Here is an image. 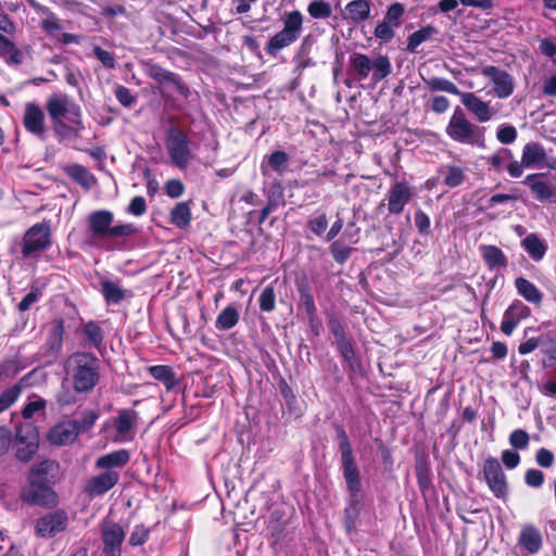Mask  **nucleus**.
<instances>
[{
    "label": "nucleus",
    "mask_w": 556,
    "mask_h": 556,
    "mask_svg": "<svg viewBox=\"0 0 556 556\" xmlns=\"http://www.w3.org/2000/svg\"><path fill=\"white\" fill-rule=\"evenodd\" d=\"M415 473L419 491L426 495L432 488L431 465L426 454L416 456Z\"/></svg>",
    "instance_id": "c85d7f7f"
},
{
    "label": "nucleus",
    "mask_w": 556,
    "mask_h": 556,
    "mask_svg": "<svg viewBox=\"0 0 556 556\" xmlns=\"http://www.w3.org/2000/svg\"><path fill=\"white\" fill-rule=\"evenodd\" d=\"M482 476L494 497L505 502L509 495V483L496 457L489 456L485 458L482 466Z\"/></svg>",
    "instance_id": "9b49d317"
},
{
    "label": "nucleus",
    "mask_w": 556,
    "mask_h": 556,
    "mask_svg": "<svg viewBox=\"0 0 556 556\" xmlns=\"http://www.w3.org/2000/svg\"><path fill=\"white\" fill-rule=\"evenodd\" d=\"M58 468L55 460L46 459L34 465L27 477V486L22 489L21 498L28 505L54 507L59 497L51 486L49 473Z\"/></svg>",
    "instance_id": "f03ea898"
},
{
    "label": "nucleus",
    "mask_w": 556,
    "mask_h": 556,
    "mask_svg": "<svg viewBox=\"0 0 556 556\" xmlns=\"http://www.w3.org/2000/svg\"><path fill=\"white\" fill-rule=\"evenodd\" d=\"M463 105L476 117L480 123L492 119L495 111L490 108V103L483 101L475 92H464L460 96Z\"/></svg>",
    "instance_id": "393cba45"
},
{
    "label": "nucleus",
    "mask_w": 556,
    "mask_h": 556,
    "mask_svg": "<svg viewBox=\"0 0 556 556\" xmlns=\"http://www.w3.org/2000/svg\"><path fill=\"white\" fill-rule=\"evenodd\" d=\"M375 443L378 447L380 458H381L384 469L391 470L393 467V463H394L392 450L387 444H384V442L379 438L375 439Z\"/></svg>",
    "instance_id": "052dcab7"
},
{
    "label": "nucleus",
    "mask_w": 556,
    "mask_h": 556,
    "mask_svg": "<svg viewBox=\"0 0 556 556\" xmlns=\"http://www.w3.org/2000/svg\"><path fill=\"white\" fill-rule=\"evenodd\" d=\"M546 161V151L539 142H528L522 148L521 161H513L507 164L506 170L513 178H519L525 168L543 167Z\"/></svg>",
    "instance_id": "f8f14e48"
},
{
    "label": "nucleus",
    "mask_w": 556,
    "mask_h": 556,
    "mask_svg": "<svg viewBox=\"0 0 556 556\" xmlns=\"http://www.w3.org/2000/svg\"><path fill=\"white\" fill-rule=\"evenodd\" d=\"M149 534L150 530L143 523L137 525L129 536V545H143L149 540Z\"/></svg>",
    "instance_id": "bf43d9fd"
},
{
    "label": "nucleus",
    "mask_w": 556,
    "mask_h": 556,
    "mask_svg": "<svg viewBox=\"0 0 556 556\" xmlns=\"http://www.w3.org/2000/svg\"><path fill=\"white\" fill-rule=\"evenodd\" d=\"M52 130L55 135V137L62 141V140H73L77 139L81 135V130L84 129V123H83V113L80 114V124H72V123H65L64 119H60L56 122L51 123Z\"/></svg>",
    "instance_id": "2f4dec72"
},
{
    "label": "nucleus",
    "mask_w": 556,
    "mask_h": 556,
    "mask_svg": "<svg viewBox=\"0 0 556 556\" xmlns=\"http://www.w3.org/2000/svg\"><path fill=\"white\" fill-rule=\"evenodd\" d=\"M83 333L90 345L99 349L103 343L104 333L98 323L90 320L85 324Z\"/></svg>",
    "instance_id": "8fccbe9b"
},
{
    "label": "nucleus",
    "mask_w": 556,
    "mask_h": 556,
    "mask_svg": "<svg viewBox=\"0 0 556 556\" xmlns=\"http://www.w3.org/2000/svg\"><path fill=\"white\" fill-rule=\"evenodd\" d=\"M290 156L282 150H276L267 156V166L277 174H283L288 169Z\"/></svg>",
    "instance_id": "3c124183"
},
{
    "label": "nucleus",
    "mask_w": 556,
    "mask_h": 556,
    "mask_svg": "<svg viewBox=\"0 0 556 556\" xmlns=\"http://www.w3.org/2000/svg\"><path fill=\"white\" fill-rule=\"evenodd\" d=\"M517 292L528 302L539 305L542 302L543 293L530 280L518 277L515 280Z\"/></svg>",
    "instance_id": "4c0bfd02"
},
{
    "label": "nucleus",
    "mask_w": 556,
    "mask_h": 556,
    "mask_svg": "<svg viewBox=\"0 0 556 556\" xmlns=\"http://www.w3.org/2000/svg\"><path fill=\"white\" fill-rule=\"evenodd\" d=\"M509 444L516 450H525L529 445V433L523 429H516L509 434Z\"/></svg>",
    "instance_id": "13d9d810"
},
{
    "label": "nucleus",
    "mask_w": 556,
    "mask_h": 556,
    "mask_svg": "<svg viewBox=\"0 0 556 556\" xmlns=\"http://www.w3.org/2000/svg\"><path fill=\"white\" fill-rule=\"evenodd\" d=\"M328 327H329L331 334L334 338L336 343L348 339L346 333H345V327L339 318H337V317L329 318Z\"/></svg>",
    "instance_id": "338daca9"
},
{
    "label": "nucleus",
    "mask_w": 556,
    "mask_h": 556,
    "mask_svg": "<svg viewBox=\"0 0 556 556\" xmlns=\"http://www.w3.org/2000/svg\"><path fill=\"white\" fill-rule=\"evenodd\" d=\"M100 291L108 304H121L126 299V290L118 282L103 280L100 282Z\"/></svg>",
    "instance_id": "ea45409f"
},
{
    "label": "nucleus",
    "mask_w": 556,
    "mask_h": 556,
    "mask_svg": "<svg viewBox=\"0 0 556 556\" xmlns=\"http://www.w3.org/2000/svg\"><path fill=\"white\" fill-rule=\"evenodd\" d=\"M549 173H534L529 174L523 179V184L529 187L534 198L540 202H554L556 203V192L551 184L546 182L544 178L548 177Z\"/></svg>",
    "instance_id": "412c9836"
},
{
    "label": "nucleus",
    "mask_w": 556,
    "mask_h": 556,
    "mask_svg": "<svg viewBox=\"0 0 556 556\" xmlns=\"http://www.w3.org/2000/svg\"><path fill=\"white\" fill-rule=\"evenodd\" d=\"M0 58H3L8 64L20 65L24 61L23 52L7 36L0 33Z\"/></svg>",
    "instance_id": "e433bc0d"
},
{
    "label": "nucleus",
    "mask_w": 556,
    "mask_h": 556,
    "mask_svg": "<svg viewBox=\"0 0 556 556\" xmlns=\"http://www.w3.org/2000/svg\"><path fill=\"white\" fill-rule=\"evenodd\" d=\"M276 282L277 279L264 287L258 296V306L264 313H271L276 308Z\"/></svg>",
    "instance_id": "49530a36"
},
{
    "label": "nucleus",
    "mask_w": 556,
    "mask_h": 556,
    "mask_svg": "<svg viewBox=\"0 0 556 556\" xmlns=\"http://www.w3.org/2000/svg\"><path fill=\"white\" fill-rule=\"evenodd\" d=\"M65 173L75 182L86 188L89 187L90 180L93 179V175H91L89 170L80 164H73L67 166L65 168Z\"/></svg>",
    "instance_id": "09e8293b"
},
{
    "label": "nucleus",
    "mask_w": 556,
    "mask_h": 556,
    "mask_svg": "<svg viewBox=\"0 0 556 556\" xmlns=\"http://www.w3.org/2000/svg\"><path fill=\"white\" fill-rule=\"evenodd\" d=\"M340 453L342 476L350 495L346 506L343 509V527L346 533L356 532V522L364 507L359 494L362 492L361 469L352 447L351 440L341 425H334Z\"/></svg>",
    "instance_id": "f257e3e1"
},
{
    "label": "nucleus",
    "mask_w": 556,
    "mask_h": 556,
    "mask_svg": "<svg viewBox=\"0 0 556 556\" xmlns=\"http://www.w3.org/2000/svg\"><path fill=\"white\" fill-rule=\"evenodd\" d=\"M288 523L289 520L282 508L276 507L271 509L267 521V530L271 544L277 545L283 541Z\"/></svg>",
    "instance_id": "bb28decb"
},
{
    "label": "nucleus",
    "mask_w": 556,
    "mask_h": 556,
    "mask_svg": "<svg viewBox=\"0 0 556 556\" xmlns=\"http://www.w3.org/2000/svg\"><path fill=\"white\" fill-rule=\"evenodd\" d=\"M144 73L148 77L162 86H173L175 90L182 97L188 98L190 89L177 73L170 72L157 63L148 61L144 63Z\"/></svg>",
    "instance_id": "4468645a"
},
{
    "label": "nucleus",
    "mask_w": 556,
    "mask_h": 556,
    "mask_svg": "<svg viewBox=\"0 0 556 556\" xmlns=\"http://www.w3.org/2000/svg\"><path fill=\"white\" fill-rule=\"evenodd\" d=\"M45 108L51 123L66 118L72 124H80L81 108L64 92L51 93Z\"/></svg>",
    "instance_id": "9d476101"
},
{
    "label": "nucleus",
    "mask_w": 556,
    "mask_h": 556,
    "mask_svg": "<svg viewBox=\"0 0 556 556\" xmlns=\"http://www.w3.org/2000/svg\"><path fill=\"white\" fill-rule=\"evenodd\" d=\"M348 16L354 23L366 21L370 15L369 0H352L345 7Z\"/></svg>",
    "instance_id": "37998d69"
},
{
    "label": "nucleus",
    "mask_w": 556,
    "mask_h": 556,
    "mask_svg": "<svg viewBox=\"0 0 556 556\" xmlns=\"http://www.w3.org/2000/svg\"><path fill=\"white\" fill-rule=\"evenodd\" d=\"M521 247L526 250L529 256L535 261H541L546 251L547 247L535 233H530L521 240Z\"/></svg>",
    "instance_id": "a19ab883"
},
{
    "label": "nucleus",
    "mask_w": 556,
    "mask_h": 556,
    "mask_svg": "<svg viewBox=\"0 0 556 556\" xmlns=\"http://www.w3.org/2000/svg\"><path fill=\"white\" fill-rule=\"evenodd\" d=\"M147 370L155 380L162 382L167 391H172L178 384L176 372L168 365H152Z\"/></svg>",
    "instance_id": "473e14b6"
},
{
    "label": "nucleus",
    "mask_w": 556,
    "mask_h": 556,
    "mask_svg": "<svg viewBox=\"0 0 556 556\" xmlns=\"http://www.w3.org/2000/svg\"><path fill=\"white\" fill-rule=\"evenodd\" d=\"M23 126L29 134L42 139L46 134L45 113L35 102H27L24 109Z\"/></svg>",
    "instance_id": "4be33fe9"
},
{
    "label": "nucleus",
    "mask_w": 556,
    "mask_h": 556,
    "mask_svg": "<svg viewBox=\"0 0 556 556\" xmlns=\"http://www.w3.org/2000/svg\"><path fill=\"white\" fill-rule=\"evenodd\" d=\"M79 435L77 419L62 421L55 425L49 432V440L56 445L73 443Z\"/></svg>",
    "instance_id": "a878e982"
},
{
    "label": "nucleus",
    "mask_w": 556,
    "mask_h": 556,
    "mask_svg": "<svg viewBox=\"0 0 556 556\" xmlns=\"http://www.w3.org/2000/svg\"><path fill=\"white\" fill-rule=\"evenodd\" d=\"M329 250L333 260L341 265L350 258L353 252V248L342 244L339 240L333 241Z\"/></svg>",
    "instance_id": "5fc2aeb1"
},
{
    "label": "nucleus",
    "mask_w": 556,
    "mask_h": 556,
    "mask_svg": "<svg viewBox=\"0 0 556 556\" xmlns=\"http://www.w3.org/2000/svg\"><path fill=\"white\" fill-rule=\"evenodd\" d=\"M192 213L188 202H178L169 213V223L178 229H186L190 226Z\"/></svg>",
    "instance_id": "c9c22d12"
},
{
    "label": "nucleus",
    "mask_w": 556,
    "mask_h": 556,
    "mask_svg": "<svg viewBox=\"0 0 556 556\" xmlns=\"http://www.w3.org/2000/svg\"><path fill=\"white\" fill-rule=\"evenodd\" d=\"M480 74L492 83L495 97L507 99L514 93L515 80L507 71L494 65H486L481 68Z\"/></svg>",
    "instance_id": "f3484780"
},
{
    "label": "nucleus",
    "mask_w": 556,
    "mask_h": 556,
    "mask_svg": "<svg viewBox=\"0 0 556 556\" xmlns=\"http://www.w3.org/2000/svg\"><path fill=\"white\" fill-rule=\"evenodd\" d=\"M73 389L77 393H88L100 380V361L90 352H76L67 359Z\"/></svg>",
    "instance_id": "7ed1b4c3"
},
{
    "label": "nucleus",
    "mask_w": 556,
    "mask_h": 556,
    "mask_svg": "<svg viewBox=\"0 0 556 556\" xmlns=\"http://www.w3.org/2000/svg\"><path fill=\"white\" fill-rule=\"evenodd\" d=\"M68 525V516L65 510L56 509L38 518L35 525V533L39 538H53L65 531Z\"/></svg>",
    "instance_id": "a211bd4d"
},
{
    "label": "nucleus",
    "mask_w": 556,
    "mask_h": 556,
    "mask_svg": "<svg viewBox=\"0 0 556 556\" xmlns=\"http://www.w3.org/2000/svg\"><path fill=\"white\" fill-rule=\"evenodd\" d=\"M484 127L472 124L459 106L455 108L445 128L453 141L477 147H484Z\"/></svg>",
    "instance_id": "39448f33"
},
{
    "label": "nucleus",
    "mask_w": 556,
    "mask_h": 556,
    "mask_svg": "<svg viewBox=\"0 0 556 556\" xmlns=\"http://www.w3.org/2000/svg\"><path fill=\"white\" fill-rule=\"evenodd\" d=\"M267 203L279 207L286 204L285 201V189L279 181H275L270 185L267 192Z\"/></svg>",
    "instance_id": "6e6d98bb"
},
{
    "label": "nucleus",
    "mask_w": 556,
    "mask_h": 556,
    "mask_svg": "<svg viewBox=\"0 0 556 556\" xmlns=\"http://www.w3.org/2000/svg\"><path fill=\"white\" fill-rule=\"evenodd\" d=\"M517 136V129L513 125L503 124L496 130V138L502 144L513 143Z\"/></svg>",
    "instance_id": "4d7b16f0"
},
{
    "label": "nucleus",
    "mask_w": 556,
    "mask_h": 556,
    "mask_svg": "<svg viewBox=\"0 0 556 556\" xmlns=\"http://www.w3.org/2000/svg\"><path fill=\"white\" fill-rule=\"evenodd\" d=\"M414 222L418 232L422 236H428L431 231V220L428 214L418 208L414 214Z\"/></svg>",
    "instance_id": "680f3d73"
},
{
    "label": "nucleus",
    "mask_w": 556,
    "mask_h": 556,
    "mask_svg": "<svg viewBox=\"0 0 556 556\" xmlns=\"http://www.w3.org/2000/svg\"><path fill=\"white\" fill-rule=\"evenodd\" d=\"M414 197L415 189L408 181L396 180L390 186L384 200L380 203V206H383L384 202H387L389 214L400 215Z\"/></svg>",
    "instance_id": "ddd939ff"
},
{
    "label": "nucleus",
    "mask_w": 556,
    "mask_h": 556,
    "mask_svg": "<svg viewBox=\"0 0 556 556\" xmlns=\"http://www.w3.org/2000/svg\"><path fill=\"white\" fill-rule=\"evenodd\" d=\"M545 476L536 468H530L525 472V483L530 488H541L544 484Z\"/></svg>",
    "instance_id": "e2e57ef3"
},
{
    "label": "nucleus",
    "mask_w": 556,
    "mask_h": 556,
    "mask_svg": "<svg viewBox=\"0 0 556 556\" xmlns=\"http://www.w3.org/2000/svg\"><path fill=\"white\" fill-rule=\"evenodd\" d=\"M517 544L527 555L538 554L543 546L542 532L532 523L523 525L520 529Z\"/></svg>",
    "instance_id": "b1692460"
},
{
    "label": "nucleus",
    "mask_w": 556,
    "mask_h": 556,
    "mask_svg": "<svg viewBox=\"0 0 556 556\" xmlns=\"http://www.w3.org/2000/svg\"><path fill=\"white\" fill-rule=\"evenodd\" d=\"M431 91H445L451 94H460L458 87L451 80L442 77L422 78Z\"/></svg>",
    "instance_id": "de8ad7c7"
},
{
    "label": "nucleus",
    "mask_w": 556,
    "mask_h": 556,
    "mask_svg": "<svg viewBox=\"0 0 556 556\" xmlns=\"http://www.w3.org/2000/svg\"><path fill=\"white\" fill-rule=\"evenodd\" d=\"M465 178L466 176L462 167L455 165H447L443 182L445 186L450 188H455L460 186L464 182Z\"/></svg>",
    "instance_id": "603ef678"
},
{
    "label": "nucleus",
    "mask_w": 556,
    "mask_h": 556,
    "mask_svg": "<svg viewBox=\"0 0 556 556\" xmlns=\"http://www.w3.org/2000/svg\"><path fill=\"white\" fill-rule=\"evenodd\" d=\"M92 52L105 68L112 70L115 67L116 62L112 52L104 50L100 46H94Z\"/></svg>",
    "instance_id": "69168bd1"
},
{
    "label": "nucleus",
    "mask_w": 556,
    "mask_h": 556,
    "mask_svg": "<svg viewBox=\"0 0 556 556\" xmlns=\"http://www.w3.org/2000/svg\"><path fill=\"white\" fill-rule=\"evenodd\" d=\"M539 348L545 356L543 367L549 368L556 365V330L552 329L539 336Z\"/></svg>",
    "instance_id": "c756f323"
},
{
    "label": "nucleus",
    "mask_w": 556,
    "mask_h": 556,
    "mask_svg": "<svg viewBox=\"0 0 556 556\" xmlns=\"http://www.w3.org/2000/svg\"><path fill=\"white\" fill-rule=\"evenodd\" d=\"M129 460L130 453L126 448H121L100 456L96 460V468L104 471H115V468H123Z\"/></svg>",
    "instance_id": "cd10ccee"
},
{
    "label": "nucleus",
    "mask_w": 556,
    "mask_h": 556,
    "mask_svg": "<svg viewBox=\"0 0 556 556\" xmlns=\"http://www.w3.org/2000/svg\"><path fill=\"white\" fill-rule=\"evenodd\" d=\"M337 350L342 356V358L348 362L349 367L352 371L361 370L362 363L359 358L356 356L352 342L346 339L341 342L336 343Z\"/></svg>",
    "instance_id": "a18cd8bd"
},
{
    "label": "nucleus",
    "mask_w": 556,
    "mask_h": 556,
    "mask_svg": "<svg viewBox=\"0 0 556 556\" xmlns=\"http://www.w3.org/2000/svg\"><path fill=\"white\" fill-rule=\"evenodd\" d=\"M479 251L484 264L490 270L507 267V256L497 245L482 244L479 247Z\"/></svg>",
    "instance_id": "7c9ffc66"
},
{
    "label": "nucleus",
    "mask_w": 556,
    "mask_h": 556,
    "mask_svg": "<svg viewBox=\"0 0 556 556\" xmlns=\"http://www.w3.org/2000/svg\"><path fill=\"white\" fill-rule=\"evenodd\" d=\"M435 34H438V29L432 25L421 27L408 36L406 50L409 52H416L417 48L422 42L429 40Z\"/></svg>",
    "instance_id": "c03bdc74"
},
{
    "label": "nucleus",
    "mask_w": 556,
    "mask_h": 556,
    "mask_svg": "<svg viewBox=\"0 0 556 556\" xmlns=\"http://www.w3.org/2000/svg\"><path fill=\"white\" fill-rule=\"evenodd\" d=\"M52 245L51 222L43 219L29 227L22 239V255L24 258L46 252Z\"/></svg>",
    "instance_id": "1a4fd4ad"
},
{
    "label": "nucleus",
    "mask_w": 556,
    "mask_h": 556,
    "mask_svg": "<svg viewBox=\"0 0 556 556\" xmlns=\"http://www.w3.org/2000/svg\"><path fill=\"white\" fill-rule=\"evenodd\" d=\"M100 530L104 555L122 556V545L126 536L123 527L105 518L100 523Z\"/></svg>",
    "instance_id": "2eb2a0df"
},
{
    "label": "nucleus",
    "mask_w": 556,
    "mask_h": 556,
    "mask_svg": "<svg viewBox=\"0 0 556 556\" xmlns=\"http://www.w3.org/2000/svg\"><path fill=\"white\" fill-rule=\"evenodd\" d=\"M535 462L542 468H551L555 462L554 453L546 447H540L535 453Z\"/></svg>",
    "instance_id": "774afa93"
},
{
    "label": "nucleus",
    "mask_w": 556,
    "mask_h": 556,
    "mask_svg": "<svg viewBox=\"0 0 556 556\" xmlns=\"http://www.w3.org/2000/svg\"><path fill=\"white\" fill-rule=\"evenodd\" d=\"M137 419V412L129 408L119 409L114 419V428L117 434L127 437L134 430V422Z\"/></svg>",
    "instance_id": "58836bf2"
},
{
    "label": "nucleus",
    "mask_w": 556,
    "mask_h": 556,
    "mask_svg": "<svg viewBox=\"0 0 556 556\" xmlns=\"http://www.w3.org/2000/svg\"><path fill=\"white\" fill-rule=\"evenodd\" d=\"M118 481L119 473L117 471H103L87 481L85 492L90 497L101 496L113 489Z\"/></svg>",
    "instance_id": "5701e85b"
},
{
    "label": "nucleus",
    "mask_w": 556,
    "mask_h": 556,
    "mask_svg": "<svg viewBox=\"0 0 556 556\" xmlns=\"http://www.w3.org/2000/svg\"><path fill=\"white\" fill-rule=\"evenodd\" d=\"M31 375L33 371L28 372L27 375L22 377L17 383L13 384L12 387L5 389L0 393V413L7 410L15 403L23 388L27 386V380Z\"/></svg>",
    "instance_id": "f704fd0d"
},
{
    "label": "nucleus",
    "mask_w": 556,
    "mask_h": 556,
    "mask_svg": "<svg viewBox=\"0 0 556 556\" xmlns=\"http://www.w3.org/2000/svg\"><path fill=\"white\" fill-rule=\"evenodd\" d=\"M531 308L520 300H514L506 308L501 323V331L505 336H510L518 324L530 317Z\"/></svg>",
    "instance_id": "aec40b11"
},
{
    "label": "nucleus",
    "mask_w": 556,
    "mask_h": 556,
    "mask_svg": "<svg viewBox=\"0 0 556 556\" xmlns=\"http://www.w3.org/2000/svg\"><path fill=\"white\" fill-rule=\"evenodd\" d=\"M63 336H64V320L56 319L53 321L52 327L49 330L47 340H46V349L48 352L56 356L62 350L63 346Z\"/></svg>",
    "instance_id": "72a5a7b5"
},
{
    "label": "nucleus",
    "mask_w": 556,
    "mask_h": 556,
    "mask_svg": "<svg viewBox=\"0 0 556 556\" xmlns=\"http://www.w3.org/2000/svg\"><path fill=\"white\" fill-rule=\"evenodd\" d=\"M392 72L390 59L387 55H378L371 60L367 54L353 52L349 58L346 74L356 79H366L370 73L371 80L377 84L387 78Z\"/></svg>",
    "instance_id": "20e7f679"
},
{
    "label": "nucleus",
    "mask_w": 556,
    "mask_h": 556,
    "mask_svg": "<svg viewBox=\"0 0 556 556\" xmlns=\"http://www.w3.org/2000/svg\"><path fill=\"white\" fill-rule=\"evenodd\" d=\"M240 319V313L236 305L229 304L223 308L216 317L215 328L217 330H229L232 329Z\"/></svg>",
    "instance_id": "79ce46f5"
},
{
    "label": "nucleus",
    "mask_w": 556,
    "mask_h": 556,
    "mask_svg": "<svg viewBox=\"0 0 556 556\" xmlns=\"http://www.w3.org/2000/svg\"><path fill=\"white\" fill-rule=\"evenodd\" d=\"M114 214L108 210L93 211L88 215V230L93 238L102 239L106 237H129L135 235L138 229L132 224L112 226Z\"/></svg>",
    "instance_id": "0eeeda50"
},
{
    "label": "nucleus",
    "mask_w": 556,
    "mask_h": 556,
    "mask_svg": "<svg viewBox=\"0 0 556 556\" xmlns=\"http://www.w3.org/2000/svg\"><path fill=\"white\" fill-rule=\"evenodd\" d=\"M295 288L299 294L296 307L299 312H304L306 318L314 320V315L317 314V306L313 295V288L311 281L305 273L295 276Z\"/></svg>",
    "instance_id": "6ab92c4d"
},
{
    "label": "nucleus",
    "mask_w": 556,
    "mask_h": 556,
    "mask_svg": "<svg viewBox=\"0 0 556 556\" xmlns=\"http://www.w3.org/2000/svg\"><path fill=\"white\" fill-rule=\"evenodd\" d=\"M39 448V435L35 428L27 427L16 430L15 458L24 464L29 463Z\"/></svg>",
    "instance_id": "dca6fc26"
},
{
    "label": "nucleus",
    "mask_w": 556,
    "mask_h": 556,
    "mask_svg": "<svg viewBox=\"0 0 556 556\" xmlns=\"http://www.w3.org/2000/svg\"><path fill=\"white\" fill-rule=\"evenodd\" d=\"M191 139L188 134L180 127L172 126L165 131V147L169 156L170 163L180 169H186L193 153L190 148Z\"/></svg>",
    "instance_id": "6e6552de"
},
{
    "label": "nucleus",
    "mask_w": 556,
    "mask_h": 556,
    "mask_svg": "<svg viewBox=\"0 0 556 556\" xmlns=\"http://www.w3.org/2000/svg\"><path fill=\"white\" fill-rule=\"evenodd\" d=\"M283 27L271 36L265 45V52L276 58L278 53L293 45L303 30V15L299 10L286 12L281 18Z\"/></svg>",
    "instance_id": "423d86ee"
},
{
    "label": "nucleus",
    "mask_w": 556,
    "mask_h": 556,
    "mask_svg": "<svg viewBox=\"0 0 556 556\" xmlns=\"http://www.w3.org/2000/svg\"><path fill=\"white\" fill-rule=\"evenodd\" d=\"M404 12V5L400 2H394L388 7L384 20L393 24V26L397 27L400 25V20L403 16Z\"/></svg>",
    "instance_id": "0e129e2a"
},
{
    "label": "nucleus",
    "mask_w": 556,
    "mask_h": 556,
    "mask_svg": "<svg viewBox=\"0 0 556 556\" xmlns=\"http://www.w3.org/2000/svg\"><path fill=\"white\" fill-rule=\"evenodd\" d=\"M307 12L313 18H328L332 14V9L330 3L315 0L308 4Z\"/></svg>",
    "instance_id": "864d4df0"
}]
</instances>
